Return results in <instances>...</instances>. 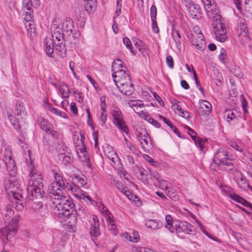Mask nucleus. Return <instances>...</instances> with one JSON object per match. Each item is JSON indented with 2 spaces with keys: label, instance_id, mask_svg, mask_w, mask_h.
<instances>
[{
  "label": "nucleus",
  "instance_id": "f257e3e1",
  "mask_svg": "<svg viewBox=\"0 0 252 252\" xmlns=\"http://www.w3.org/2000/svg\"><path fill=\"white\" fill-rule=\"evenodd\" d=\"M30 179L27 187V198L33 201L32 207L39 210L43 206L41 200L44 198L42 178L40 174H36L32 170L30 173Z\"/></svg>",
  "mask_w": 252,
  "mask_h": 252
},
{
  "label": "nucleus",
  "instance_id": "f03ea898",
  "mask_svg": "<svg viewBox=\"0 0 252 252\" xmlns=\"http://www.w3.org/2000/svg\"><path fill=\"white\" fill-rule=\"evenodd\" d=\"M4 221L7 223L0 230V239L4 243L9 241L17 232L18 229L19 212H15L8 205L6 207Z\"/></svg>",
  "mask_w": 252,
  "mask_h": 252
},
{
  "label": "nucleus",
  "instance_id": "7ed1b4c3",
  "mask_svg": "<svg viewBox=\"0 0 252 252\" xmlns=\"http://www.w3.org/2000/svg\"><path fill=\"white\" fill-rule=\"evenodd\" d=\"M55 181L48 187V193L50 197L54 199H61L64 197V190L65 189L70 190L75 193H80L79 189L72 183L70 184L66 180H63L61 173H54Z\"/></svg>",
  "mask_w": 252,
  "mask_h": 252
},
{
  "label": "nucleus",
  "instance_id": "20e7f679",
  "mask_svg": "<svg viewBox=\"0 0 252 252\" xmlns=\"http://www.w3.org/2000/svg\"><path fill=\"white\" fill-rule=\"evenodd\" d=\"M56 199L60 201L56 205L55 209L57 210L59 218L62 219L61 221L68 223H70L71 220L75 221L77 220V213L72 212V210L75 207L72 200L64 195L62 198Z\"/></svg>",
  "mask_w": 252,
  "mask_h": 252
},
{
  "label": "nucleus",
  "instance_id": "39448f33",
  "mask_svg": "<svg viewBox=\"0 0 252 252\" xmlns=\"http://www.w3.org/2000/svg\"><path fill=\"white\" fill-rule=\"evenodd\" d=\"M51 33L54 42L55 51L60 57L64 58L66 48L64 39V33L61 29V25L53 24L51 27Z\"/></svg>",
  "mask_w": 252,
  "mask_h": 252
},
{
  "label": "nucleus",
  "instance_id": "423d86ee",
  "mask_svg": "<svg viewBox=\"0 0 252 252\" xmlns=\"http://www.w3.org/2000/svg\"><path fill=\"white\" fill-rule=\"evenodd\" d=\"M213 161L221 170L231 171L234 168L232 159L229 157L228 153L222 149H219L215 154Z\"/></svg>",
  "mask_w": 252,
  "mask_h": 252
},
{
  "label": "nucleus",
  "instance_id": "0eeeda50",
  "mask_svg": "<svg viewBox=\"0 0 252 252\" xmlns=\"http://www.w3.org/2000/svg\"><path fill=\"white\" fill-rule=\"evenodd\" d=\"M113 118V124L122 132L128 133L129 129L123 118L122 114L119 108L114 107L111 111Z\"/></svg>",
  "mask_w": 252,
  "mask_h": 252
},
{
  "label": "nucleus",
  "instance_id": "6e6552de",
  "mask_svg": "<svg viewBox=\"0 0 252 252\" xmlns=\"http://www.w3.org/2000/svg\"><path fill=\"white\" fill-rule=\"evenodd\" d=\"M213 26L216 39L221 42H224L227 38V30L225 25L219 19L216 24H213Z\"/></svg>",
  "mask_w": 252,
  "mask_h": 252
},
{
  "label": "nucleus",
  "instance_id": "1a4fd4ad",
  "mask_svg": "<svg viewBox=\"0 0 252 252\" xmlns=\"http://www.w3.org/2000/svg\"><path fill=\"white\" fill-rule=\"evenodd\" d=\"M4 161L6 165L9 175L11 177H14L17 172V167L10 151H5L4 154Z\"/></svg>",
  "mask_w": 252,
  "mask_h": 252
},
{
  "label": "nucleus",
  "instance_id": "9d476101",
  "mask_svg": "<svg viewBox=\"0 0 252 252\" xmlns=\"http://www.w3.org/2000/svg\"><path fill=\"white\" fill-rule=\"evenodd\" d=\"M237 32L241 40L240 41L244 45L250 40L251 38L249 35L248 30L246 25L244 23H240L239 24Z\"/></svg>",
  "mask_w": 252,
  "mask_h": 252
},
{
  "label": "nucleus",
  "instance_id": "9b49d317",
  "mask_svg": "<svg viewBox=\"0 0 252 252\" xmlns=\"http://www.w3.org/2000/svg\"><path fill=\"white\" fill-rule=\"evenodd\" d=\"M189 16L194 19H200L203 15L202 11L200 6L196 4L188 6L187 9Z\"/></svg>",
  "mask_w": 252,
  "mask_h": 252
},
{
  "label": "nucleus",
  "instance_id": "f8f14e48",
  "mask_svg": "<svg viewBox=\"0 0 252 252\" xmlns=\"http://www.w3.org/2000/svg\"><path fill=\"white\" fill-rule=\"evenodd\" d=\"M94 224H92V226L90 229V235L94 237H97L100 234L99 230V222L98 219L96 216L93 217Z\"/></svg>",
  "mask_w": 252,
  "mask_h": 252
},
{
  "label": "nucleus",
  "instance_id": "ddd939ff",
  "mask_svg": "<svg viewBox=\"0 0 252 252\" xmlns=\"http://www.w3.org/2000/svg\"><path fill=\"white\" fill-rule=\"evenodd\" d=\"M119 90L124 94L130 95L134 93V87L131 81H130L129 83L125 84L124 86H120Z\"/></svg>",
  "mask_w": 252,
  "mask_h": 252
},
{
  "label": "nucleus",
  "instance_id": "4468645a",
  "mask_svg": "<svg viewBox=\"0 0 252 252\" xmlns=\"http://www.w3.org/2000/svg\"><path fill=\"white\" fill-rule=\"evenodd\" d=\"M4 186L6 191L14 194L18 189L17 182L9 179H5Z\"/></svg>",
  "mask_w": 252,
  "mask_h": 252
},
{
  "label": "nucleus",
  "instance_id": "2eb2a0df",
  "mask_svg": "<svg viewBox=\"0 0 252 252\" xmlns=\"http://www.w3.org/2000/svg\"><path fill=\"white\" fill-rule=\"evenodd\" d=\"M119 73H122V76L119 77V79L118 82V84H116L118 88H120V86H124L125 84L129 83L131 80L130 76L128 74L126 73L125 71H123V70H120Z\"/></svg>",
  "mask_w": 252,
  "mask_h": 252
},
{
  "label": "nucleus",
  "instance_id": "dca6fc26",
  "mask_svg": "<svg viewBox=\"0 0 252 252\" xmlns=\"http://www.w3.org/2000/svg\"><path fill=\"white\" fill-rule=\"evenodd\" d=\"M200 106L199 108V112L203 115H208L212 111V105L211 103L207 100H202L200 103Z\"/></svg>",
  "mask_w": 252,
  "mask_h": 252
},
{
  "label": "nucleus",
  "instance_id": "f3484780",
  "mask_svg": "<svg viewBox=\"0 0 252 252\" xmlns=\"http://www.w3.org/2000/svg\"><path fill=\"white\" fill-rule=\"evenodd\" d=\"M197 37L200 39V41L196 40V38H194L191 40L192 44L195 47V48L200 50H203L204 48V41H203V36L200 31L197 34Z\"/></svg>",
  "mask_w": 252,
  "mask_h": 252
},
{
  "label": "nucleus",
  "instance_id": "a211bd4d",
  "mask_svg": "<svg viewBox=\"0 0 252 252\" xmlns=\"http://www.w3.org/2000/svg\"><path fill=\"white\" fill-rule=\"evenodd\" d=\"M26 28L28 32V35L31 39L33 38L36 34V29L34 28V25L33 21H28L25 24Z\"/></svg>",
  "mask_w": 252,
  "mask_h": 252
},
{
  "label": "nucleus",
  "instance_id": "6ab92c4d",
  "mask_svg": "<svg viewBox=\"0 0 252 252\" xmlns=\"http://www.w3.org/2000/svg\"><path fill=\"white\" fill-rule=\"evenodd\" d=\"M179 226L180 227H181L182 228V230L183 231H186L187 233L189 234L192 235L196 234V229L195 227L187 222L182 223L181 225L179 224Z\"/></svg>",
  "mask_w": 252,
  "mask_h": 252
},
{
  "label": "nucleus",
  "instance_id": "aec40b11",
  "mask_svg": "<svg viewBox=\"0 0 252 252\" xmlns=\"http://www.w3.org/2000/svg\"><path fill=\"white\" fill-rule=\"evenodd\" d=\"M145 225L152 229H158L162 226V223L160 221L155 220H150L146 221Z\"/></svg>",
  "mask_w": 252,
  "mask_h": 252
},
{
  "label": "nucleus",
  "instance_id": "412c9836",
  "mask_svg": "<svg viewBox=\"0 0 252 252\" xmlns=\"http://www.w3.org/2000/svg\"><path fill=\"white\" fill-rule=\"evenodd\" d=\"M73 23V21L71 19H69L63 22L62 25L60 24L61 25V29L63 32L64 33L66 32L67 34L70 32H71L73 29H74Z\"/></svg>",
  "mask_w": 252,
  "mask_h": 252
},
{
  "label": "nucleus",
  "instance_id": "4be33fe9",
  "mask_svg": "<svg viewBox=\"0 0 252 252\" xmlns=\"http://www.w3.org/2000/svg\"><path fill=\"white\" fill-rule=\"evenodd\" d=\"M15 111L13 112L14 114L18 116H25L26 112L23 104L21 101H17L15 106Z\"/></svg>",
  "mask_w": 252,
  "mask_h": 252
},
{
  "label": "nucleus",
  "instance_id": "5701e85b",
  "mask_svg": "<svg viewBox=\"0 0 252 252\" xmlns=\"http://www.w3.org/2000/svg\"><path fill=\"white\" fill-rule=\"evenodd\" d=\"M96 0H91L86 1V3L84 4L85 10L89 13H94L96 10Z\"/></svg>",
  "mask_w": 252,
  "mask_h": 252
},
{
  "label": "nucleus",
  "instance_id": "b1692460",
  "mask_svg": "<svg viewBox=\"0 0 252 252\" xmlns=\"http://www.w3.org/2000/svg\"><path fill=\"white\" fill-rule=\"evenodd\" d=\"M7 114L8 119L13 127L16 130L20 129L21 128V126L18 119L13 116L12 113L8 110L7 111Z\"/></svg>",
  "mask_w": 252,
  "mask_h": 252
},
{
  "label": "nucleus",
  "instance_id": "393cba45",
  "mask_svg": "<svg viewBox=\"0 0 252 252\" xmlns=\"http://www.w3.org/2000/svg\"><path fill=\"white\" fill-rule=\"evenodd\" d=\"M39 122L40 128L47 132L53 128L52 125L43 118H40Z\"/></svg>",
  "mask_w": 252,
  "mask_h": 252
},
{
  "label": "nucleus",
  "instance_id": "a878e982",
  "mask_svg": "<svg viewBox=\"0 0 252 252\" xmlns=\"http://www.w3.org/2000/svg\"><path fill=\"white\" fill-rule=\"evenodd\" d=\"M45 51L48 56L53 57L52 55L54 50L55 45H53L52 42L46 39L45 41Z\"/></svg>",
  "mask_w": 252,
  "mask_h": 252
},
{
  "label": "nucleus",
  "instance_id": "bb28decb",
  "mask_svg": "<svg viewBox=\"0 0 252 252\" xmlns=\"http://www.w3.org/2000/svg\"><path fill=\"white\" fill-rule=\"evenodd\" d=\"M144 137L140 136L139 138V141H140L142 148L145 149L147 148L150 147L151 145V140L149 141L148 139H150L149 135L148 133L144 135Z\"/></svg>",
  "mask_w": 252,
  "mask_h": 252
},
{
  "label": "nucleus",
  "instance_id": "cd10ccee",
  "mask_svg": "<svg viewBox=\"0 0 252 252\" xmlns=\"http://www.w3.org/2000/svg\"><path fill=\"white\" fill-rule=\"evenodd\" d=\"M165 220L167 224L165 227L169 230L171 233L174 231V227L173 225V219L170 215H167L165 216Z\"/></svg>",
  "mask_w": 252,
  "mask_h": 252
},
{
  "label": "nucleus",
  "instance_id": "c85d7f7f",
  "mask_svg": "<svg viewBox=\"0 0 252 252\" xmlns=\"http://www.w3.org/2000/svg\"><path fill=\"white\" fill-rule=\"evenodd\" d=\"M34 6L32 0H23V11H32V7Z\"/></svg>",
  "mask_w": 252,
  "mask_h": 252
},
{
  "label": "nucleus",
  "instance_id": "c756f323",
  "mask_svg": "<svg viewBox=\"0 0 252 252\" xmlns=\"http://www.w3.org/2000/svg\"><path fill=\"white\" fill-rule=\"evenodd\" d=\"M126 239L132 242L137 243L139 240V235L137 231H134L132 233V235H129L128 233H126Z\"/></svg>",
  "mask_w": 252,
  "mask_h": 252
},
{
  "label": "nucleus",
  "instance_id": "7c9ffc66",
  "mask_svg": "<svg viewBox=\"0 0 252 252\" xmlns=\"http://www.w3.org/2000/svg\"><path fill=\"white\" fill-rule=\"evenodd\" d=\"M59 91L63 98H68L71 94L69 87H60Z\"/></svg>",
  "mask_w": 252,
  "mask_h": 252
},
{
  "label": "nucleus",
  "instance_id": "2f4dec72",
  "mask_svg": "<svg viewBox=\"0 0 252 252\" xmlns=\"http://www.w3.org/2000/svg\"><path fill=\"white\" fill-rule=\"evenodd\" d=\"M143 115L144 119L155 127L159 128L160 126V124L156 120L148 116H146L145 114H143Z\"/></svg>",
  "mask_w": 252,
  "mask_h": 252
},
{
  "label": "nucleus",
  "instance_id": "473e14b6",
  "mask_svg": "<svg viewBox=\"0 0 252 252\" xmlns=\"http://www.w3.org/2000/svg\"><path fill=\"white\" fill-rule=\"evenodd\" d=\"M204 2V7L206 12L207 13V15L209 17H211V14H213L212 12V9H211V7L212 6L211 1L210 0H207L205 2Z\"/></svg>",
  "mask_w": 252,
  "mask_h": 252
},
{
  "label": "nucleus",
  "instance_id": "72a5a7b5",
  "mask_svg": "<svg viewBox=\"0 0 252 252\" xmlns=\"http://www.w3.org/2000/svg\"><path fill=\"white\" fill-rule=\"evenodd\" d=\"M79 33H73L72 32L67 33V38L70 40L71 43H76L78 41V36Z\"/></svg>",
  "mask_w": 252,
  "mask_h": 252
},
{
  "label": "nucleus",
  "instance_id": "f704fd0d",
  "mask_svg": "<svg viewBox=\"0 0 252 252\" xmlns=\"http://www.w3.org/2000/svg\"><path fill=\"white\" fill-rule=\"evenodd\" d=\"M49 110L52 113L55 114L57 116H60L63 118H65L66 114L64 112H63L61 111L52 107L49 106Z\"/></svg>",
  "mask_w": 252,
  "mask_h": 252
},
{
  "label": "nucleus",
  "instance_id": "c9c22d12",
  "mask_svg": "<svg viewBox=\"0 0 252 252\" xmlns=\"http://www.w3.org/2000/svg\"><path fill=\"white\" fill-rule=\"evenodd\" d=\"M171 34L174 41L176 42H180V39L181 38V35L179 31L176 30L175 29L173 28Z\"/></svg>",
  "mask_w": 252,
  "mask_h": 252
},
{
  "label": "nucleus",
  "instance_id": "e433bc0d",
  "mask_svg": "<svg viewBox=\"0 0 252 252\" xmlns=\"http://www.w3.org/2000/svg\"><path fill=\"white\" fill-rule=\"evenodd\" d=\"M81 192L80 193H77V194L75 193V196L79 199H82V198L84 199L85 198H86V199H87L88 200H89L91 202H92L93 201V200L91 198V197H90V196L86 192H85L82 190H81Z\"/></svg>",
  "mask_w": 252,
  "mask_h": 252
},
{
  "label": "nucleus",
  "instance_id": "4c0bfd02",
  "mask_svg": "<svg viewBox=\"0 0 252 252\" xmlns=\"http://www.w3.org/2000/svg\"><path fill=\"white\" fill-rule=\"evenodd\" d=\"M128 105L133 109L134 108L143 105V103L139 100H131L129 101Z\"/></svg>",
  "mask_w": 252,
  "mask_h": 252
},
{
  "label": "nucleus",
  "instance_id": "58836bf2",
  "mask_svg": "<svg viewBox=\"0 0 252 252\" xmlns=\"http://www.w3.org/2000/svg\"><path fill=\"white\" fill-rule=\"evenodd\" d=\"M18 201H16L13 204V205L15 206V209L17 211L16 212H18V211H22L24 207L23 202L19 199H18Z\"/></svg>",
  "mask_w": 252,
  "mask_h": 252
},
{
  "label": "nucleus",
  "instance_id": "ea45409f",
  "mask_svg": "<svg viewBox=\"0 0 252 252\" xmlns=\"http://www.w3.org/2000/svg\"><path fill=\"white\" fill-rule=\"evenodd\" d=\"M227 54L224 48H221L220 51V53L219 56V58L220 61L223 63L224 62V60L226 57Z\"/></svg>",
  "mask_w": 252,
  "mask_h": 252
},
{
  "label": "nucleus",
  "instance_id": "a19ab883",
  "mask_svg": "<svg viewBox=\"0 0 252 252\" xmlns=\"http://www.w3.org/2000/svg\"><path fill=\"white\" fill-rule=\"evenodd\" d=\"M157 9L155 5H153L150 8V15L151 19H156Z\"/></svg>",
  "mask_w": 252,
  "mask_h": 252
},
{
  "label": "nucleus",
  "instance_id": "79ce46f5",
  "mask_svg": "<svg viewBox=\"0 0 252 252\" xmlns=\"http://www.w3.org/2000/svg\"><path fill=\"white\" fill-rule=\"evenodd\" d=\"M166 62L168 66L170 68H173L174 67V61L173 58L170 55L167 56L166 58Z\"/></svg>",
  "mask_w": 252,
  "mask_h": 252
},
{
  "label": "nucleus",
  "instance_id": "37998d69",
  "mask_svg": "<svg viewBox=\"0 0 252 252\" xmlns=\"http://www.w3.org/2000/svg\"><path fill=\"white\" fill-rule=\"evenodd\" d=\"M108 153L110 154V155H107L108 158L110 159V160H112L114 163V158L113 156H116V153L113 150V148L112 147H108Z\"/></svg>",
  "mask_w": 252,
  "mask_h": 252
},
{
  "label": "nucleus",
  "instance_id": "c03bdc74",
  "mask_svg": "<svg viewBox=\"0 0 252 252\" xmlns=\"http://www.w3.org/2000/svg\"><path fill=\"white\" fill-rule=\"evenodd\" d=\"M109 223H110V224L109 225V226H110L109 229L111 231L112 233L114 235H116L117 234V230L116 229V224L110 220Z\"/></svg>",
  "mask_w": 252,
  "mask_h": 252
},
{
  "label": "nucleus",
  "instance_id": "a18cd8bd",
  "mask_svg": "<svg viewBox=\"0 0 252 252\" xmlns=\"http://www.w3.org/2000/svg\"><path fill=\"white\" fill-rule=\"evenodd\" d=\"M78 209L77 210V207L75 206V208L72 210V212H76V216H80L81 214H83L84 212V208L82 206H80L79 204L78 205Z\"/></svg>",
  "mask_w": 252,
  "mask_h": 252
},
{
  "label": "nucleus",
  "instance_id": "49530a36",
  "mask_svg": "<svg viewBox=\"0 0 252 252\" xmlns=\"http://www.w3.org/2000/svg\"><path fill=\"white\" fill-rule=\"evenodd\" d=\"M229 197L231 199L238 203H240V202H241V199L242 198V197L239 196V195L236 193L229 194Z\"/></svg>",
  "mask_w": 252,
  "mask_h": 252
},
{
  "label": "nucleus",
  "instance_id": "de8ad7c7",
  "mask_svg": "<svg viewBox=\"0 0 252 252\" xmlns=\"http://www.w3.org/2000/svg\"><path fill=\"white\" fill-rule=\"evenodd\" d=\"M125 141L126 145L129 148V149L131 150L132 152L134 153L136 151L135 147L133 146L130 142H129L126 137L125 138Z\"/></svg>",
  "mask_w": 252,
  "mask_h": 252
},
{
  "label": "nucleus",
  "instance_id": "09e8293b",
  "mask_svg": "<svg viewBox=\"0 0 252 252\" xmlns=\"http://www.w3.org/2000/svg\"><path fill=\"white\" fill-rule=\"evenodd\" d=\"M239 203L242 204L245 207L250 208L252 210V204L247 201L243 197L241 198V202Z\"/></svg>",
  "mask_w": 252,
  "mask_h": 252
},
{
  "label": "nucleus",
  "instance_id": "8fccbe9b",
  "mask_svg": "<svg viewBox=\"0 0 252 252\" xmlns=\"http://www.w3.org/2000/svg\"><path fill=\"white\" fill-rule=\"evenodd\" d=\"M226 119L227 120V121H229L230 120H232L234 118H235V113L231 111H228L226 112Z\"/></svg>",
  "mask_w": 252,
  "mask_h": 252
},
{
  "label": "nucleus",
  "instance_id": "3c124183",
  "mask_svg": "<svg viewBox=\"0 0 252 252\" xmlns=\"http://www.w3.org/2000/svg\"><path fill=\"white\" fill-rule=\"evenodd\" d=\"M194 142L196 145L199 147L200 150L203 151V145L204 144V142L203 141V140L199 137L198 138H197V140Z\"/></svg>",
  "mask_w": 252,
  "mask_h": 252
},
{
  "label": "nucleus",
  "instance_id": "603ef678",
  "mask_svg": "<svg viewBox=\"0 0 252 252\" xmlns=\"http://www.w3.org/2000/svg\"><path fill=\"white\" fill-rule=\"evenodd\" d=\"M152 21V29L153 31L155 33H158L159 32V29L158 26V24L156 21V19H155V20L154 19H151Z\"/></svg>",
  "mask_w": 252,
  "mask_h": 252
},
{
  "label": "nucleus",
  "instance_id": "864d4df0",
  "mask_svg": "<svg viewBox=\"0 0 252 252\" xmlns=\"http://www.w3.org/2000/svg\"><path fill=\"white\" fill-rule=\"evenodd\" d=\"M70 110L75 115H77L78 114V110L76 106V104L74 102H72L70 104Z\"/></svg>",
  "mask_w": 252,
  "mask_h": 252
},
{
  "label": "nucleus",
  "instance_id": "5fc2aeb1",
  "mask_svg": "<svg viewBox=\"0 0 252 252\" xmlns=\"http://www.w3.org/2000/svg\"><path fill=\"white\" fill-rule=\"evenodd\" d=\"M75 178L77 180V183L78 185L83 187L86 184V182L84 179L79 177V176L75 177Z\"/></svg>",
  "mask_w": 252,
  "mask_h": 252
},
{
  "label": "nucleus",
  "instance_id": "6e6d98bb",
  "mask_svg": "<svg viewBox=\"0 0 252 252\" xmlns=\"http://www.w3.org/2000/svg\"><path fill=\"white\" fill-rule=\"evenodd\" d=\"M100 108L101 111H105L106 106L105 102V98L104 97H101L100 98Z\"/></svg>",
  "mask_w": 252,
  "mask_h": 252
},
{
  "label": "nucleus",
  "instance_id": "4d7b16f0",
  "mask_svg": "<svg viewBox=\"0 0 252 252\" xmlns=\"http://www.w3.org/2000/svg\"><path fill=\"white\" fill-rule=\"evenodd\" d=\"M180 116L188 119L190 117L189 113L187 111L182 110L179 113Z\"/></svg>",
  "mask_w": 252,
  "mask_h": 252
},
{
  "label": "nucleus",
  "instance_id": "13d9d810",
  "mask_svg": "<svg viewBox=\"0 0 252 252\" xmlns=\"http://www.w3.org/2000/svg\"><path fill=\"white\" fill-rule=\"evenodd\" d=\"M159 117L162 119L163 121L166 124L170 127L171 128L172 127H173V125H172V123L167 119L165 117L159 115Z\"/></svg>",
  "mask_w": 252,
  "mask_h": 252
},
{
  "label": "nucleus",
  "instance_id": "bf43d9fd",
  "mask_svg": "<svg viewBox=\"0 0 252 252\" xmlns=\"http://www.w3.org/2000/svg\"><path fill=\"white\" fill-rule=\"evenodd\" d=\"M107 119V114L105 113V111H102L101 113V121L102 123V124L104 125L105 124Z\"/></svg>",
  "mask_w": 252,
  "mask_h": 252
},
{
  "label": "nucleus",
  "instance_id": "052dcab7",
  "mask_svg": "<svg viewBox=\"0 0 252 252\" xmlns=\"http://www.w3.org/2000/svg\"><path fill=\"white\" fill-rule=\"evenodd\" d=\"M151 175L152 177L154 178L155 179L157 180L158 183L160 182L161 178L159 174L157 172H152Z\"/></svg>",
  "mask_w": 252,
  "mask_h": 252
},
{
  "label": "nucleus",
  "instance_id": "680f3d73",
  "mask_svg": "<svg viewBox=\"0 0 252 252\" xmlns=\"http://www.w3.org/2000/svg\"><path fill=\"white\" fill-rule=\"evenodd\" d=\"M31 11H27V10H26L25 11H24V12H25L26 15L25 17V20L26 21V22H28V21H31V19H32V17H31Z\"/></svg>",
  "mask_w": 252,
  "mask_h": 252
},
{
  "label": "nucleus",
  "instance_id": "e2e57ef3",
  "mask_svg": "<svg viewBox=\"0 0 252 252\" xmlns=\"http://www.w3.org/2000/svg\"><path fill=\"white\" fill-rule=\"evenodd\" d=\"M143 108H144V105L139 106V107H137L134 108L133 110L137 114H138L139 115H141V113L143 112Z\"/></svg>",
  "mask_w": 252,
  "mask_h": 252
},
{
  "label": "nucleus",
  "instance_id": "0e129e2a",
  "mask_svg": "<svg viewBox=\"0 0 252 252\" xmlns=\"http://www.w3.org/2000/svg\"><path fill=\"white\" fill-rule=\"evenodd\" d=\"M183 3L185 5L186 9L188 8V6H191L194 3L192 2V0H182Z\"/></svg>",
  "mask_w": 252,
  "mask_h": 252
},
{
  "label": "nucleus",
  "instance_id": "69168bd1",
  "mask_svg": "<svg viewBox=\"0 0 252 252\" xmlns=\"http://www.w3.org/2000/svg\"><path fill=\"white\" fill-rule=\"evenodd\" d=\"M123 42L127 48H129L130 46H132L131 41L127 37H125L123 39Z\"/></svg>",
  "mask_w": 252,
  "mask_h": 252
},
{
  "label": "nucleus",
  "instance_id": "338daca9",
  "mask_svg": "<svg viewBox=\"0 0 252 252\" xmlns=\"http://www.w3.org/2000/svg\"><path fill=\"white\" fill-rule=\"evenodd\" d=\"M72 160V158L68 156H64L63 158V161L65 163H70Z\"/></svg>",
  "mask_w": 252,
  "mask_h": 252
},
{
  "label": "nucleus",
  "instance_id": "774afa93",
  "mask_svg": "<svg viewBox=\"0 0 252 252\" xmlns=\"http://www.w3.org/2000/svg\"><path fill=\"white\" fill-rule=\"evenodd\" d=\"M181 85L183 88L188 90L189 88V86L188 82L185 80H182L181 81Z\"/></svg>",
  "mask_w": 252,
  "mask_h": 252
}]
</instances>
